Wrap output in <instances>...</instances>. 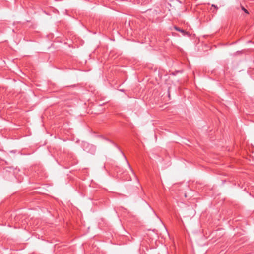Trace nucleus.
Returning <instances> with one entry per match:
<instances>
[{
  "mask_svg": "<svg viewBox=\"0 0 254 254\" xmlns=\"http://www.w3.org/2000/svg\"><path fill=\"white\" fill-rule=\"evenodd\" d=\"M211 7H214L216 9V11H217V9H218V7L214 4H212ZM213 12L216 13V11L214 12V11H213Z\"/></svg>",
  "mask_w": 254,
  "mask_h": 254,
  "instance_id": "3",
  "label": "nucleus"
},
{
  "mask_svg": "<svg viewBox=\"0 0 254 254\" xmlns=\"http://www.w3.org/2000/svg\"><path fill=\"white\" fill-rule=\"evenodd\" d=\"M242 9L246 13H248V11L244 7H242Z\"/></svg>",
  "mask_w": 254,
  "mask_h": 254,
  "instance_id": "4",
  "label": "nucleus"
},
{
  "mask_svg": "<svg viewBox=\"0 0 254 254\" xmlns=\"http://www.w3.org/2000/svg\"><path fill=\"white\" fill-rule=\"evenodd\" d=\"M124 158H125V159H126V161H127V159H126V156H124Z\"/></svg>",
  "mask_w": 254,
  "mask_h": 254,
  "instance_id": "6",
  "label": "nucleus"
},
{
  "mask_svg": "<svg viewBox=\"0 0 254 254\" xmlns=\"http://www.w3.org/2000/svg\"><path fill=\"white\" fill-rule=\"evenodd\" d=\"M174 28L176 31L181 32L183 35H186L188 34V32L186 31L185 30H184L183 29L180 28L179 27H178L176 26H174Z\"/></svg>",
  "mask_w": 254,
  "mask_h": 254,
  "instance_id": "1",
  "label": "nucleus"
},
{
  "mask_svg": "<svg viewBox=\"0 0 254 254\" xmlns=\"http://www.w3.org/2000/svg\"><path fill=\"white\" fill-rule=\"evenodd\" d=\"M127 165L128 166V167H129V169L130 170V171H131L132 173L133 174V175H135V174H134L133 170L132 169L130 164H129L128 162L127 161Z\"/></svg>",
  "mask_w": 254,
  "mask_h": 254,
  "instance_id": "2",
  "label": "nucleus"
},
{
  "mask_svg": "<svg viewBox=\"0 0 254 254\" xmlns=\"http://www.w3.org/2000/svg\"><path fill=\"white\" fill-rule=\"evenodd\" d=\"M125 179L127 180H131L130 177H126Z\"/></svg>",
  "mask_w": 254,
  "mask_h": 254,
  "instance_id": "5",
  "label": "nucleus"
}]
</instances>
